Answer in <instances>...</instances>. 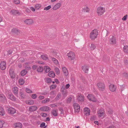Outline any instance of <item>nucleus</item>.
I'll return each instance as SVG.
<instances>
[{
	"instance_id": "nucleus-23",
	"label": "nucleus",
	"mask_w": 128,
	"mask_h": 128,
	"mask_svg": "<svg viewBox=\"0 0 128 128\" xmlns=\"http://www.w3.org/2000/svg\"><path fill=\"white\" fill-rule=\"evenodd\" d=\"M10 13L11 14L13 15H16L19 14V13L18 11L14 10H11Z\"/></svg>"
},
{
	"instance_id": "nucleus-32",
	"label": "nucleus",
	"mask_w": 128,
	"mask_h": 128,
	"mask_svg": "<svg viewBox=\"0 0 128 128\" xmlns=\"http://www.w3.org/2000/svg\"><path fill=\"white\" fill-rule=\"evenodd\" d=\"M48 76L51 77L53 78L55 76V74L54 72L52 71H51L48 74Z\"/></svg>"
},
{
	"instance_id": "nucleus-1",
	"label": "nucleus",
	"mask_w": 128,
	"mask_h": 128,
	"mask_svg": "<svg viewBox=\"0 0 128 128\" xmlns=\"http://www.w3.org/2000/svg\"><path fill=\"white\" fill-rule=\"evenodd\" d=\"M98 34V30L94 29L92 30L90 34V37L92 40H94L97 38Z\"/></svg>"
},
{
	"instance_id": "nucleus-43",
	"label": "nucleus",
	"mask_w": 128,
	"mask_h": 128,
	"mask_svg": "<svg viewBox=\"0 0 128 128\" xmlns=\"http://www.w3.org/2000/svg\"><path fill=\"white\" fill-rule=\"evenodd\" d=\"M45 123L44 122H42L40 124V127L42 128H45L46 126L44 127L45 126Z\"/></svg>"
},
{
	"instance_id": "nucleus-54",
	"label": "nucleus",
	"mask_w": 128,
	"mask_h": 128,
	"mask_svg": "<svg viewBox=\"0 0 128 128\" xmlns=\"http://www.w3.org/2000/svg\"><path fill=\"white\" fill-rule=\"evenodd\" d=\"M84 97L83 96H82L80 94V102H82L84 101Z\"/></svg>"
},
{
	"instance_id": "nucleus-44",
	"label": "nucleus",
	"mask_w": 128,
	"mask_h": 128,
	"mask_svg": "<svg viewBox=\"0 0 128 128\" xmlns=\"http://www.w3.org/2000/svg\"><path fill=\"white\" fill-rule=\"evenodd\" d=\"M28 104L29 105L33 104H34V102L33 100H30L28 101Z\"/></svg>"
},
{
	"instance_id": "nucleus-51",
	"label": "nucleus",
	"mask_w": 128,
	"mask_h": 128,
	"mask_svg": "<svg viewBox=\"0 0 128 128\" xmlns=\"http://www.w3.org/2000/svg\"><path fill=\"white\" fill-rule=\"evenodd\" d=\"M59 110L61 112H60V114H64V110L62 108H60L59 109Z\"/></svg>"
},
{
	"instance_id": "nucleus-58",
	"label": "nucleus",
	"mask_w": 128,
	"mask_h": 128,
	"mask_svg": "<svg viewBox=\"0 0 128 128\" xmlns=\"http://www.w3.org/2000/svg\"><path fill=\"white\" fill-rule=\"evenodd\" d=\"M50 107L51 108L57 107V105L54 104H51Z\"/></svg>"
},
{
	"instance_id": "nucleus-10",
	"label": "nucleus",
	"mask_w": 128,
	"mask_h": 128,
	"mask_svg": "<svg viewBox=\"0 0 128 128\" xmlns=\"http://www.w3.org/2000/svg\"><path fill=\"white\" fill-rule=\"evenodd\" d=\"M8 113L13 114L16 112V110L13 108H10L8 109Z\"/></svg>"
},
{
	"instance_id": "nucleus-4",
	"label": "nucleus",
	"mask_w": 128,
	"mask_h": 128,
	"mask_svg": "<svg viewBox=\"0 0 128 128\" xmlns=\"http://www.w3.org/2000/svg\"><path fill=\"white\" fill-rule=\"evenodd\" d=\"M8 98L12 101H16V98L11 92H8L6 94Z\"/></svg>"
},
{
	"instance_id": "nucleus-18",
	"label": "nucleus",
	"mask_w": 128,
	"mask_h": 128,
	"mask_svg": "<svg viewBox=\"0 0 128 128\" xmlns=\"http://www.w3.org/2000/svg\"><path fill=\"white\" fill-rule=\"evenodd\" d=\"M62 69L64 75L67 76L68 74V72L66 68L65 67H62Z\"/></svg>"
},
{
	"instance_id": "nucleus-30",
	"label": "nucleus",
	"mask_w": 128,
	"mask_h": 128,
	"mask_svg": "<svg viewBox=\"0 0 128 128\" xmlns=\"http://www.w3.org/2000/svg\"><path fill=\"white\" fill-rule=\"evenodd\" d=\"M50 99L48 98H46L44 100H42V103L43 104H45L49 102L50 101Z\"/></svg>"
},
{
	"instance_id": "nucleus-6",
	"label": "nucleus",
	"mask_w": 128,
	"mask_h": 128,
	"mask_svg": "<svg viewBox=\"0 0 128 128\" xmlns=\"http://www.w3.org/2000/svg\"><path fill=\"white\" fill-rule=\"evenodd\" d=\"M73 105L74 109L75 112L76 113L79 112L80 108L79 105L77 103H74L73 104Z\"/></svg>"
},
{
	"instance_id": "nucleus-59",
	"label": "nucleus",
	"mask_w": 128,
	"mask_h": 128,
	"mask_svg": "<svg viewBox=\"0 0 128 128\" xmlns=\"http://www.w3.org/2000/svg\"><path fill=\"white\" fill-rule=\"evenodd\" d=\"M108 112L109 114H112L113 111L112 110H110L109 111H108Z\"/></svg>"
},
{
	"instance_id": "nucleus-26",
	"label": "nucleus",
	"mask_w": 128,
	"mask_h": 128,
	"mask_svg": "<svg viewBox=\"0 0 128 128\" xmlns=\"http://www.w3.org/2000/svg\"><path fill=\"white\" fill-rule=\"evenodd\" d=\"M0 100L3 101L6 100V97L2 94H0Z\"/></svg>"
},
{
	"instance_id": "nucleus-63",
	"label": "nucleus",
	"mask_w": 128,
	"mask_h": 128,
	"mask_svg": "<svg viewBox=\"0 0 128 128\" xmlns=\"http://www.w3.org/2000/svg\"><path fill=\"white\" fill-rule=\"evenodd\" d=\"M50 94L52 95H54L55 94L54 93V91H52L50 92Z\"/></svg>"
},
{
	"instance_id": "nucleus-20",
	"label": "nucleus",
	"mask_w": 128,
	"mask_h": 128,
	"mask_svg": "<svg viewBox=\"0 0 128 128\" xmlns=\"http://www.w3.org/2000/svg\"><path fill=\"white\" fill-rule=\"evenodd\" d=\"M110 90L112 92H114L116 90V88L114 86V85L113 84H110L109 86Z\"/></svg>"
},
{
	"instance_id": "nucleus-57",
	"label": "nucleus",
	"mask_w": 128,
	"mask_h": 128,
	"mask_svg": "<svg viewBox=\"0 0 128 128\" xmlns=\"http://www.w3.org/2000/svg\"><path fill=\"white\" fill-rule=\"evenodd\" d=\"M38 98L40 100H42V99L44 98V97L43 96H39V97H38Z\"/></svg>"
},
{
	"instance_id": "nucleus-22",
	"label": "nucleus",
	"mask_w": 128,
	"mask_h": 128,
	"mask_svg": "<svg viewBox=\"0 0 128 128\" xmlns=\"http://www.w3.org/2000/svg\"><path fill=\"white\" fill-rule=\"evenodd\" d=\"M12 32L18 34H20V32L16 28H14L12 30Z\"/></svg>"
},
{
	"instance_id": "nucleus-56",
	"label": "nucleus",
	"mask_w": 128,
	"mask_h": 128,
	"mask_svg": "<svg viewBox=\"0 0 128 128\" xmlns=\"http://www.w3.org/2000/svg\"><path fill=\"white\" fill-rule=\"evenodd\" d=\"M38 67L36 65H34L32 66V68L34 70H36Z\"/></svg>"
},
{
	"instance_id": "nucleus-12",
	"label": "nucleus",
	"mask_w": 128,
	"mask_h": 128,
	"mask_svg": "<svg viewBox=\"0 0 128 128\" xmlns=\"http://www.w3.org/2000/svg\"><path fill=\"white\" fill-rule=\"evenodd\" d=\"M88 67L86 65H84L82 66V69L83 71L85 73H88Z\"/></svg>"
},
{
	"instance_id": "nucleus-64",
	"label": "nucleus",
	"mask_w": 128,
	"mask_h": 128,
	"mask_svg": "<svg viewBox=\"0 0 128 128\" xmlns=\"http://www.w3.org/2000/svg\"><path fill=\"white\" fill-rule=\"evenodd\" d=\"M54 63L56 64L57 65L58 64V61L56 60L54 62Z\"/></svg>"
},
{
	"instance_id": "nucleus-7",
	"label": "nucleus",
	"mask_w": 128,
	"mask_h": 128,
	"mask_svg": "<svg viewBox=\"0 0 128 128\" xmlns=\"http://www.w3.org/2000/svg\"><path fill=\"white\" fill-rule=\"evenodd\" d=\"M88 99L90 101L93 102H96V99L94 95L91 94H88L87 96Z\"/></svg>"
},
{
	"instance_id": "nucleus-9",
	"label": "nucleus",
	"mask_w": 128,
	"mask_h": 128,
	"mask_svg": "<svg viewBox=\"0 0 128 128\" xmlns=\"http://www.w3.org/2000/svg\"><path fill=\"white\" fill-rule=\"evenodd\" d=\"M6 63L4 61L2 62L0 64V67L1 69L2 70H4L6 68Z\"/></svg>"
},
{
	"instance_id": "nucleus-60",
	"label": "nucleus",
	"mask_w": 128,
	"mask_h": 128,
	"mask_svg": "<svg viewBox=\"0 0 128 128\" xmlns=\"http://www.w3.org/2000/svg\"><path fill=\"white\" fill-rule=\"evenodd\" d=\"M12 50H8V54H7L8 55H10L12 54Z\"/></svg>"
},
{
	"instance_id": "nucleus-49",
	"label": "nucleus",
	"mask_w": 128,
	"mask_h": 128,
	"mask_svg": "<svg viewBox=\"0 0 128 128\" xmlns=\"http://www.w3.org/2000/svg\"><path fill=\"white\" fill-rule=\"evenodd\" d=\"M40 115L43 117H46L47 116V114L45 113H42L40 114Z\"/></svg>"
},
{
	"instance_id": "nucleus-19",
	"label": "nucleus",
	"mask_w": 128,
	"mask_h": 128,
	"mask_svg": "<svg viewBox=\"0 0 128 128\" xmlns=\"http://www.w3.org/2000/svg\"><path fill=\"white\" fill-rule=\"evenodd\" d=\"M52 114L55 116H57L58 115V110H52Z\"/></svg>"
},
{
	"instance_id": "nucleus-3",
	"label": "nucleus",
	"mask_w": 128,
	"mask_h": 128,
	"mask_svg": "<svg viewBox=\"0 0 128 128\" xmlns=\"http://www.w3.org/2000/svg\"><path fill=\"white\" fill-rule=\"evenodd\" d=\"M67 56H68V58L70 60H74L75 58V54L72 52H70L68 53Z\"/></svg>"
},
{
	"instance_id": "nucleus-14",
	"label": "nucleus",
	"mask_w": 128,
	"mask_h": 128,
	"mask_svg": "<svg viewBox=\"0 0 128 128\" xmlns=\"http://www.w3.org/2000/svg\"><path fill=\"white\" fill-rule=\"evenodd\" d=\"M37 107L35 106H32L29 107V110L30 112H34L37 110Z\"/></svg>"
},
{
	"instance_id": "nucleus-41",
	"label": "nucleus",
	"mask_w": 128,
	"mask_h": 128,
	"mask_svg": "<svg viewBox=\"0 0 128 128\" xmlns=\"http://www.w3.org/2000/svg\"><path fill=\"white\" fill-rule=\"evenodd\" d=\"M56 85L55 84H53L51 85L50 87V89H53L55 88Z\"/></svg>"
},
{
	"instance_id": "nucleus-28",
	"label": "nucleus",
	"mask_w": 128,
	"mask_h": 128,
	"mask_svg": "<svg viewBox=\"0 0 128 128\" xmlns=\"http://www.w3.org/2000/svg\"><path fill=\"white\" fill-rule=\"evenodd\" d=\"M89 10V8L87 6H85L82 8V12H88Z\"/></svg>"
},
{
	"instance_id": "nucleus-16",
	"label": "nucleus",
	"mask_w": 128,
	"mask_h": 128,
	"mask_svg": "<svg viewBox=\"0 0 128 128\" xmlns=\"http://www.w3.org/2000/svg\"><path fill=\"white\" fill-rule=\"evenodd\" d=\"M104 111L102 109H101L98 110V115L100 117H101L103 116L104 114Z\"/></svg>"
},
{
	"instance_id": "nucleus-62",
	"label": "nucleus",
	"mask_w": 128,
	"mask_h": 128,
	"mask_svg": "<svg viewBox=\"0 0 128 128\" xmlns=\"http://www.w3.org/2000/svg\"><path fill=\"white\" fill-rule=\"evenodd\" d=\"M70 86L69 84H66L65 86V88L66 89H68L69 88Z\"/></svg>"
},
{
	"instance_id": "nucleus-13",
	"label": "nucleus",
	"mask_w": 128,
	"mask_h": 128,
	"mask_svg": "<svg viewBox=\"0 0 128 128\" xmlns=\"http://www.w3.org/2000/svg\"><path fill=\"white\" fill-rule=\"evenodd\" d=\"M24 22L26 24H33L34 22L33 20L31 19H26L24 21Z\"/></svg>"
},
{
	"instance_id": "nucleus-55",
	"label": "nucleus",
	"mask_w": 128,
	"mask_h": 128,
	"mask_svg": "<svg viewBox=\"0 0 128 128\" xmlns=\"http://www.w3.org/2000/svg\"><path fill=\"white\" fill-rule=\"evenodd\" d=\"M127 17V15H125L124 16V17L122 18V20H123L125 21L126 19V18Z\"/></svg>"
},
{
	"instance_id": "nucleus-17",
	"label": "nucleus",
	"mask_w": 128,
	"mask_h": 128,
	"mask_svg": "<svg viewBox=\"0 0 128 128\" xmlns=\"http://www.w3.org/2000/svg\"><path fill=\"white\" fill-rule=\"evenodd\" d=\"M84 114L86 116H88L90 114V110L87 107L84 108Z\"/></svg>"
},
{
	"instance_id": "nucleus-27",
	"label": "nucleus",
	"mask_w": 128,
	"mask_h": 128,
	"mask_svg": "<svg viewBox=\"0 0 128 128\" xmlns=\"http://www.w3.org/2000/svg\"><path fill=\"white\" fill-rule=\"evenodd\" d=\"M123 50L124 52L128 54V46L127 45L124 46Z\"/></svg>"
},
{
	"instance_id": "nucleus-2",
	"label": "nucleus",
	"mask_w": 128,
	"mask_h": 128,
	"mask_svg": "<svg viewBox=\"0 0 128 128\" xmlns=\"http://www.w3.org/2000/svg\"><path fill=\"white\" fill-rule=\"evenodd\" d=\"M105 8L102 7H98L97 9L96 12L99 16L105 12Z\"/></svg>"
},
{
	"instance_id": "nucleus-31",
	"label": "nucleus",
	"mask_w": 128,
	"mask_h": 128,
	"mask_svg": "<svg viewBox=\"0 0 128 128\" xmlns=\"http://www.w3.org/2000/svg\"><path fill=\"white\" fill-rule=\"evenodd\" d=\"M44 70L47 73L50 71V69L48 66H46L44 67Z\"/></svg>"
},
{
	"instance_id": "nucleus-29",
	"label": "nucleus",
	"mask_w": 128,
	"mask_h": 128,
	"mask_svg": "<svg viewBox=\"0 0 128 128\" xmlns=\"http://www.w3.org/2000/svg\"><path fill=\"white\" fill-rule=\"evenodd\" d=\"M4 114V112L3 108L2 107L0 106V115L3 116Z\"/></svg>"
},
{
	"instance_id": "nucleus-21",
	"label": "nucleus",
	"mask_w": 128,
	"mask_h": 128,
	"mask_svg": "<svg viewBox=\"0 0 128 128\" xmlns=\"http://www.w3.org/2000/svg\"><path fill=\"white\" fill-rule=\"evenodd\" d=\"M14 125L16 128H21L22 126V124L20 122L16 123Z\"/></svg>"
},
{
	"instance_id": "nucleus-24",
	"label": "nucleus",
	"mask_w": 128,
	"mask_h": 128,
	"mask_svg": "<svg viewBox=\"0 0 128 128\" xmlns=\"http://www.w3.org/2000/svg\"><path fill=\"white\" fill-rule=\"evenodd\" d=\"M61 6V4L60 3H57L53 7V9L54 10H56L60 8Z\"/></svg>"
},
{
	"instance_id": "nucleus-52",
	"label": "nucleus",
	"mask_w": 128,
	"mask_h": 128,
	"mask_svg": "<svg viewBox=\"0 0 128 128\" xmlns=\"http://www.w3.org/2000/svg\"><path fill=\"white\" fill-rule=\"evenodd\" d=\"M32 98L35 99L37 97V95L36 94H33L32 95Z\"/></svg>"
},
{
	"instance_id": "nucleus-39",
	"label": "nucleus",
	"mask_w": 128,
	"mask_h": 128,
	"mask_svg": "<svg viewBox=\"0 0 128 128\" xmlns=\"http://www.w3.org/2000/svg\"><path fill=\"white\" fill-rule=\"evenodd\" d=\"M55 71L56 74H58L60 72L59 68H56L54 69Z\"/></svg>"
},
{
	"instance_id": "nucleus-25",
	"label": "nucleus",
	"mask_w": 128,
	"mask_h": 128,
	"mask_svg": "<svg viewBox=\"0 0 128 128\" xmlns=\"http://www.w3.org/2000/svg\"><path fill=\"white\" fill-rule=\"evenodd\" d=\"M14 94L16 95L18 94V88L17 87H14L12 89Z\"/></svg>"
},
{
	"instance_id": "nucleus-53",
	"label": "nucleus",
	"mask_w": 128,
	"mask_h": 128,
	"mask_svg": "<svg viewBox=\"0 0 128 128\" xmlns=\"http://www.w3.org/2000/svg\"><path fill=\"white\" fill-rule=\"evenodd\" d=\"M124 62L125 65H128V60L124 59Z\"/></svg>"
},
{
	"instance_id": "nucleus-37",
	"label": "nucleus",
	"mask_w": 128,
	"mask_h": 128,
	"mask_svg": "<svg viewBox=\"0 0 128 128\" xmlns=\"http://www.w3.org/2000/svg\"><path fill=\"white\" fill-rule=\"evenodd\" d=\"M41 7V5L40 4H36L35 6V8L37 10L39 9Z\"/></svg>"
},
{
	"instance_id": "nucleus-34",
	"label": "nucleus",
	"mask_w": 128,
	"mask_h": 128,
	"mask_svg": "<svg viewBox=\"0 0 128 128\" xmlns=\"http://www.w3.org/2000/svg\"><path fill=\"white\" fill-rule=\"evenodd\" d=\"M18 82L20 85H22L24 83V81L22 78L20 79L19 80Z\"/></svg>"
},
{
	"instance_id": "nucleus-8",
	"label": "nucleus",
	"mask_w": 128,
	"mask_h": 128,
	"mask_svg": "<svg viewBox=\"0 0 128 128\" xmlns=\"http://www.w3.org/2000/svg\"><path fill=\"white\" fill-rule=\"evenodd\" d=\"M109 42L111 44H115L116 43V39L115 37L112 36L110 37Z\"/></svg>"
},
{
	"instance_id": "nucleus-15",
	"label": "nucleus",
	"mask_w": 128,
	"mask_h": 128,
	"mask_svg": "<svg viewBox=\"0 0 128 128\" xmlns=\"http://www.w3.org/2000/svg\"><path fill=\"white\" fill-rule=\"evenodd\" d=\"M9 74L10 77L12 78H14L15 77V74L12 69L10 70Z\"/></svg>"
},
{
	"instance_id": "nucleus-48",
	"label": "nucleus",
	"mask_w": 128,
	"mask_h": 128,
	"mask_svg": "<svg viewBox=\"0 0 128 128\" xmlns=\"http://www.w3.org/2000/svg\"><path fill=\"white\" fill-rule=\"evenodd\" d=\"M61 98V96L60 94H58L57 96H56V100H58L60 98Z\"/></svg>"
},
{
	"instance_id": "nucleus-36",
	"label": "nucleus",
	"mask_w": 128,
	"mask_h": 128,
	"mask_svg": "<svg viewBox=\"0 0 128 128\" xmlns=\"http://www.w3.org/2000/svg\"><path fill=\"white\" fill-rule=\"evenodd\" d=\"M26 73L27 71L26 70H23L21 72V74L22 76H24Z\"/></svg>"
},
{
	"instance_id": "nucleus-45",
	"label": "nucleus",
	"mask_w": 128,
	"mask_h": 128,
	"mask_svg": "<svg viewBox=\"0 0 128 128\" xmlns=\"http://www.w3.org/2000/svg\"><path fill=\"white\" fill-rule=\"evenodd\" d=\"M20 0H14V2L16 4H20Z\"/></svg>"
},
{
	"instance_id": "nucleus-46",
	"label": "nucleus",
	"mask_w": 128,
	"mask_h": 128,
	"mask_svg": "<svg viewBox=\"0 0 128 128\" xmlns=\"http://www.w3.org/2000/svg\"><path fill=\"white\" fill-rule=\"evenodd\" d=\"M46 82L48 83H50L52 81L51 78H46Z\"/></svg>"
},
{
	"instance_id": "nucleus-61",
	"label": "nucleus",
	"mask_w": 128,
	"mask_h": 128,
	"mask_svg": "<svg viewBox=\"0 0 128 128\" xmlns=\"http://www.w3.org/2000/svg\"><path fill=\"white\" fill-rule=\"evenodd\" d=\"M30 10L33 12H34L35 10L34 8L33 7H31L30 8Z\"/></svg>"
},
{
	"instance_id": "nucleus-33",
	"label": "nucleus",
	"mask_w": 128,
	"mask_h": 128,
	"mask_svg": "<svg viewBox=\"0 0 128 128\" xmlns=\"http://www.w3.org/2000/svg\"><path fill=\"white\" fill-rule=\"evenodd\" d=\"M41 56L42 58L44 60H46L48 58V56L46 54L42 55Z\"/></svg>"
},
{
	"instance_id": "nucleus-42",
	"label": "nucleus",
	"mask_w": 128,
	"mask_h": 128,
	"mask_svg": "<svg viewBox=\"0 0 128 128\" xmlns=\"http://www.w3.org/2000/svg\"><path fill=\"white\" fill-rule=\"evenodd\" d=\"M26 92L28 93H32V91L30 89L28 88H26Z\"/></svg>"
},
{
	"instance_id": "nucleus-35",
	"label": "nucleus",
	"mask_w": 128,
	"mask_h": 128,
	"mask_svg": "<svg viewBox=\"0 0 128 128\" xmlns=\"http://www.w3.org/2000/svg\"><path fill=\"white\" fill-rule=\"evenodd\" d=\"M44 70L42 66H39L37 69V70L38 72H42Z\"/></svg>"
},
{
	"instance_id": "nucleus-11",
	"label": "nucleus",
	"mask_w": 128,
	"mask_h": 128,
	"mask_svg": "<svg viewBox=\"0 0 128 128\" xmlns=\"http://www.w3.org/2000/svg\"><path fill=\"white\" fill-rule=\"evenodd\" d=\"M50 109V108L48 106H43L41 107L40 110L42 112H46L48 111Z\"/></svg>"
},
{
	"instance_id": "nucleus-50",
	"label": "nucleus",
	"mask_w": 128,
	"mask_h": 128,
	"mask_svg": "<svg viewBox=\"0 0 128 128\" xmlns=\"http://www.w3.org/2000/svg\"><path fill=\"white\" fill-rule=\"evenodd\" d=\"M72 99V98L71 97H70L68 98L67 100V102L68 103H70V102L71 101Z\"/></svg>"
},
{
	"instance_id": "nucleus-47",
	"label": "nucleus",
	"mask_w": 128,
	"mask_h": 128,
	"mask_svg": "<svg viewBox=\"0 0 128 128\" xmlns=\"http://www.w3.org/2000/svg\"><path fill=\"white\" fill-rule=\"evenodd\" d=\"M51 8V6L50 5H49L47 7H45L44 8V10H48L50 9Z\"/></svg>"
},
{
	"instance_id": "nucleus-38",
	"label": "nucleus",
	"mask_w": 128,
	"mask_h": 128,
	"mask_svg": "<svg viewBox=\"0 0 128 128\" xmlns=\"http://www.w3.org/2000/svg\"><path fill=\"white\" fill-rule=\"evenodd\" d=\"M5 123L4 122L3 120L0 121V128H2L3 127L4 124Z\"/></svg>"
},
{
	"instance_id": "nucleus-40",
	"label": "nucleus",
	"mask_w": 128,
	"mask_h": 128,
	"mask_svg": "<svg viewBox=\"0 0 128 128\" xmlns=\"http://www.w3.org/2000/svg\"><path fill=\"white\" fill-rule=\"evenodd\" d=\"M90 47L91 50H94L95 48L96 47L94 44H91Z\"/></svg>"
},
{
	"instance_id": "nucleus-5",
	"label": "nucleus",
	"mask_w": 128,
	"mask_h": 128,
	"mask_svg": "<svg viewBox=\"0 0 128 128\" xmlns=\"http://www.w3.org/2000/svg\"><path fill=\"white\" fill-rule=\"evenodd\" d=\"M97 86L99 89L100 90H104L105 86L104 83L100 82L97 84Z\"/></svg>"
}]
</instances>
